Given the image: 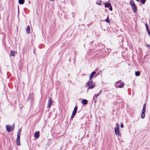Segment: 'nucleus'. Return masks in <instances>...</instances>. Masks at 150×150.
Instances as JSON below:
<instances>
[{"mask_svg": "<svg viewBox=\"0 0 150 150\" xmlns=\"http://www.w3.org/2000/svg\"><path fill=\"white\" fill-rule=\"evenodd\" d=\"M21 132V129L18 130L17 132V137H20V133Z\"/></svg>", "mask_w": 150, "mask_h": 150, "instance_id": "obj_18", "label": "nucleus"}, {"mask_svg": "<svg viewBox=\"0 0 150 150\" xmlns=\"http://www.w3.org/2000/svg\"><path fill=\"white\" fill-rule=\"evenodd\" d=\"M82 103L83 105H86L87 103V101L86 99H83L82 101Z\"/></svg>", "mask_w": 150, "mask_h": 150, "instance_id": "obj_13", "label": "nucleus"}, {"mask_svg": "<svg viewBox=\"0 0 150 150\" xmlns=\"http://www.w3.org/2000/svg\"><path fill=\"white\" fill-rule=\"evenodd\" d=\"M77 107L75 106L74 108V110L72 112V115L71 116V119H72L74 116L75 115L77 112Z\"/></svg>", "mask_w": 150, "mask_h": 150, "instance_id": "obj_5", "label": "nucleus"}, {"mask_svg": "<svg viewBox=\"0 0 150 150\" xmlns=\"http://www.w3.org/2000/svg\"><path fill=\"white\" fill-rule=\"evenodd\" d=\"M30 27L29 26H27L26 28V31L27 33H30Z\"/></svg>", "mask_w": 150, "mask_h": 150, "instance_id": "obj_12", "label": "nucleus"}, {"mask_svg": "<svg viewBox=\"0 0 150 150\" xmlns=\"http://www.w3.org/2000/svg\"><path fill=\"white\" fill-rule=\"evenodd\" d=\"M145 25H146V29H147V32H148L149 34H150V31H149V29L148 28V26H147V24H145Z\"/></svg>", "mask_w": 150, "mask_h": 150, "instance_id": "obj_20", "label": "nucleus"}, {"mask_svg": "<svg viewBox=\"0 0 150 150\" xmlns=\"http://www.w3.org/2000/svg\"><path fill=\"white\" fill-rule=\"evenodd\" d=\"M105 21H106V22H108V23H110V20H109L108 17L107 19L105 20Z\"/></svg>", "mask_w": 150, "mask_h": 150, "instance_id": "obj_22", "label": "nucleus"}, {"mask_svg": "<svg viewBox=\"0 0 150 150\" xmlns=\"http://www.w3.org/2000/svg\"><path fill=\"white\" fill-rule=\"evenodd\" d=\"M52 99L50 98L49 97V98L47 104L48 107L49 108H50L52 105Z\"/></svg>", "mask_w": 150, "mask_h": 150, "instance_id": "obj_9", "label": "nucleus"}, {"mask_svg": "<svg viewBox=\"0 0 150 150\" xmlns=\"http://www.w3.org/2000/svg\"><path fill=\"white\" fill-rule=\"evenodd\" d=\"M130 4L132 7L134 12L135 13H136L137 12V7L133 0H130Z\"/></svg>", "mask_w": 150, "mask_h": 150, "instance_id": "obj_2", "label": "nucleus"}, {"mask_svg": "<svg viewBox=\"0 0 150 150\" xmlns=\"http://www.w3.org/2000/svg\"><path fill=\"white\" fill-rule=\"evenodd\" d=\"M120 126L121 128H122L123 127V125L122 123H121L120 125Z\"/></svg>", "mask_w": 150, "mask_h": 150, "instance_id": "obj_25", "label": "nucleus"}, {"mask_svg": "<svg viewBox=\"0 0 150 150\" xmlns=\"http://www.w3.org/2000/svg\"><path fill=\"white\" fill-rule=\"evenodd\" d=\"M115 133L116 135H117L118 136L121 137L122 135L119 130H116L115 131Z\"/></svg>", "mask_w": 150, "mask_h": 150, "instance_id": "obj_8", "label": "nucleus"}, {"mask_svg": "<svg viewBox=\"0 0 150 150\" xmlns=\"http://www.w3.org/2000/svg\"><path fill=\"white\" fill-rule=\"evenodd\" d=\"M105 7L106 8H108L111 11L112 10V7L110 4L109 3H107L105 4Z\"/></svg>", "mask_w": 150, "mask_h": 150, "instance_id": "obj_6", "label": "nucleus"}, {"mask_svg": "<svg viewBox=\"0 0 150 150\" xmlns=\"http://www.w3.org/2000/svg\"><path fill=\"white\" fill-rule=\"evenodd\" d=\"M149 45H147V47H149Z\"/></svg>", "mask_w": 150, "mask_h": 150, "instance_id": "obj_26", "label": "nucleus"}, {"mask_svg": "<svg viewBox=\"0 0 150 150\" xmlns=\"http://www.w3.org/2000/svg\"><path fill=\"white\" fill-rule=\"evenodd\" d=\"M101 91V90L97 94H95L94 96V97H96V98L97 97V96H98L100 94Z\"/></svg>", "mask_w": 150, "mask_h": 150, "instance_id": "obj_19", "label": "nucleus"}, {"mask_svg": "<svg viewBox=\"0 0 150 150\" xmlns=\"http://www.w3.org/2000/svg\"><path fill=\"white\" fill-rule=\"evenodd\" d=\"M20 137H17L16 140V142L17 145L18 146H19L20 145Z\"/></svg>", "mask_w": 150, "mask_h": 150, "instance_id": "obj_11", "label": "nucleus"}, {"mask_svg": "<svg viewBox=\"0 0 150 150\" xmlns=\"http://www.w3.org/2000/svg\"><path fill=\"white\" fill-rule=\"evenodd\" d=\"M6 127L7 131L9 132L14 129V125H13L12 126H11L8 125H7L6 126Z\"/></svg>", "mask_w": 150, "mask_h": 150, "instance_id": "obj_3", "label": "nucleus"}, {"mask_svg": "<svg viewBox=\"0 0 150 150\" xmlns=\"http://www.w3.org/2000/svg\"><path fill=\"white\" fill-rule=\"evenodd\" d=\"M119 125L118 123H117L116 124V127L115 128V130H119Z\"/></svg>", "mask_w": 150, "mask_h": 150, "instance_id": "obj_14", "label": "nucleus"}, {"mask_svg": "<svg viewBox=\"0 0 150 150\" xmlns=\"http://www.w3.org/2000/svg\"><path fill=\"white\" fill-rule=\"evenodd\" d=\"M96 73V72L95 71L93 72L91 74L90 76H89V80H91L94 75Z\"/></svg>", "mask_w": 150, "mask_h": 150, "instance_id": "obj_10", "label": "nucleus"}, {"mask_svg": "<svg viewBox=\"0 0 150 150\" xmlns=\"http://www.w3.org/2000/svg\"><path fill=\"white\" fill-rule=\"evenodd\" d=\"M14 52L13 50H11L10 52V56H14Z\"/></svg>", "mask_w": 150, "mask_h": 150, "instance_id": "obj_17", "label": "nucleus"}, {"mask_svg": "<svg viewBox=\"0 0 150 150\" xmlns=\"http://www.w3.org/2000/svg\"><path fill=\"white\" fill-rule=\"evenodd\" d=\"M18 2L20 4H23L24 3V0H18Z\"/></svg>", "mask_w": 150, "mask_h": 150, "instance_id": "obj_15", "label": "nucleus"}, {"mask_svg": "<svg viewBox=\"0 0 150 150\" xmlns=\"http://www.w3.org/2000/svg\"><path fill=\"white\" fill-rule=\"evenodd\" d=\"M146 0H141V2L142 4H144Z\"/></svg>", "mask_w": 150, "mask_h": 150, "instance_id": "obj_23", "label": "nucleus"}, {"mask_svg": "<svg viewBox=\"0 0 150 150\" xmlns=\"http://www.w3.org/2000/svg\"><path fill=\"white\" fill-rule=\"evenodd\" d=\"M136 1H139V0H136Z\"/></svg>", "mask_w": 150, "mask_h": 150, "instance_id": "obj_27", "label": "nucleus"}, {"mask_svg": "<svg viewBox=\"0 0 150 150\" xmlns=\"http://www.w3.org/2000/svg\"><path fill=\"white\" fill-rule=\"evenodd\" d=\"M145 108H146V104H145L143 106V108L142 112L141 114V118H144L145 117L144 113L145 111Z\"/></svg>", "mask_w": 150, "mask_h": 150, "instance_id": "obj_4", "label": "nucleus"}, {"mask_svg": "<svg viewBox=\"0 0 150 150\" xmlns=\"http://www.w3.org/2000/svg\"><path fill=\"white\" fill-rule=\"evenodd\" d=\"M87 86L88 90L92 89L95 86V83H93L92 81H88L87 83Z\"/></svg>", "mask_w": 150, "mask_h": 150, "instance_id": "obj_1", "label": "nucleus"}, {"mask_svg": "<svg viewBox=\"0 0 150 150\" xmlns=\"http://www.w3.org/2000/svg\"><path fill=\"white\" fill-rule=\"evenodd\" d=\"M140 75V72L139 71H136L135 72V75L136 76H139Z\"/></svg>", "mask_w": 150, "mask_h": 150, "instance_id": "obj_16", "label": "nucleus"}, {"mask_svg": "<svg viewBox=\"0 0 150 150\" xmlns=\"http://www.w3.org/2000/svg\"><path fill=\"white\" fill-rule=\"evenodd\" d=\"M124 85V84L122 82L121 83L119 86V87L121 88Z\"/></svg>", "mask_w": 150, "mask_h": 150, "instance_id": "obj_21", "label": "nucleus"}, {"mask_svg": "<svg viewBox=\"0 0 150 150\" xmlns=\"http://www.w3.org/2000/svg\"><path fill=\"white\" fill-rule=\"evenodd\" d=\"M40 136V132L39 131H37L35 132L34 135V137L36 138H38Z\"/></svg>", "mask_w": 150, "mask_h": 150, "instance_id": "obj_7", "label": "nucleus"}, {"mask_svg": "<svg viewBox=\"0 0 150 150\" xmlns=\"http://www.w3.org/2000/svg\"><path fill=\"white\" fill-rule=\"evenodd\" d=\"M101 1H98L97 2V4H98V5H100V4H101Z\"/></svg>", "mask_w": 150, "mask_h": 150, "instance_id": "obj_24", "label": "nucleus"}]
</instances>
